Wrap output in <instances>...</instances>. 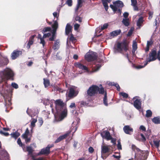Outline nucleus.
<instances>
[{"label": "nucleus", "mask_w": 160, "mask_h": 160, "mask_svg": "<svg viewBox=\"0 0 160 160\" xmlns=\"http://www.w3.org/2000/svg\"><path fill=\"white\" fill-rule=\"evenodd\" d=\"M140 135L142 137V138L140 140L141 141H142L143 142H144L146 140V138L143 135V134L142 133H141Z\"/></svg>", "instance_id": "de8ad7c7"}, {"label": "nucleus", "mask_w": 160, "mask_h": 160, "mask_svg": "<svg viewBox=\"0 0 160 160\" xmlns=\"http://www.w3.org/2000/svg\"><path fill=\"white\" fill-rule=\"evenodd\" d=\"M147 64H148V62H146L144 64V66L139 65V66H137L136 68L137 69H140V68H143L145 66H146Z\"/></svg>", "instance_id": "13d9d810"}, {"label": "nucleus", "mask_w": 160, "mask_h": 160, "mask_svg": "<svg viewBox=\"0 0 160 160\" xmlns=\"http://www.w3.org/2000/svg\"><path fill=\"white\" fill-rule=\"evenodd\" d=\"M122 22L126 26H128L129 25L128 19H123Z\"/></svg>", "instance_id": "c9c22d12"}, {"label": "nucleus", "mask_w": 160, "mask_h": 160, "mask_svg": "<svg viewBox=\"0 0 160 160\" xmlns=\"http://www.w3.org/2000/svg\"><path fill=\"white\" fill-rule=\"evenodd\" d=\"M75 107V104L74 102L71 103L69 106V107L71 108H72L74 107Z\"/></svg>", "instance_id": "680f3d73"}, {"label": "nucleus", "mask_w": 160, "mask_h": 160, "mask_svg": "<svg viewBox=\"0 0 160 160\" xmlns=\"http://www.w3.org/2000/svg\"><path fill=\"white\" fill-rule=\"evenodd\" d=\"M60 46V41L58 40H56L54 44L52 47L53 49L55 51H57L59 49Z\"/></svg>", "instance_id": "5701e85b"}, {"label": "nucleus", "mask_w": 160, "mask_h": 160, "mask_svg": "<svg viewBox=\"0 0 160 160\" xmlns=\"http://www.w3.org/2000/svg\"><path fill=\"white\" fill-rule=\"evenodd\" d=\"M157 57L158 60L160 61V51H158Z\"/></svg>", "instance_id": "338daca9"}, {"label": "nucleus", "mask_w": 160, "mask_h": 160, "mask_svg": "<svg viewBox=\"0 0 160 160\" xmlns=\"http://www.w3.org/2000/svg\"><path fill=\"white\" fill-rule=\"evenodd\" d=\"M0 160H9L8 154L6 151L3 150L0 152Z\"/></svg>", "instance_id": "dca6fc26"}, {"label": "nucleus", "mask_w": 160, "mask_h": 160, "mask_svg": "<svg viewBox=\"0 0 160 160\" xmlns=\"http://www.w3.org/2000/svg\"><path fill=\"white\" fill-rule=\"evenodd\" d=\"M78 91L76 89L75 87H72L69 89L68 97L71 98H73L78 95Z\"/></svg>", "instance_id": "9d476101"}, {"label": "nucleus", "mask_w": 160, "mask_h": 160, "mask_svg": "<svg viewBox=\"0 0 160 160\" xmlns=\"http://www.w3.org/2000/svg\"><path fill=\"white\" fill-rule=\"evenodd\" d=\"M83 2V0H78V4L76 8V11H77L79 8L82 7V4Z\"/></svg>", "instance_id": "473e14b6"}, {"label": "nucleus", "mask_w": 160, "mask_h": 160, "mask_svg": "<svg viewBox=\"0 0 160 160\" xmlns=\"http://www.w3.org/2000/svg\"><path fill=\"white\" fill-rule=\"evenodd\" d=\"M38 121L39 124V126L40 127H41L43 123L42 118H39Z\"/></svg>", "instance_id": "09e8293b"}, {"label": "nucleus", "mask_w": 160, "mask_h": 160, "mask_svg": "<svg viewBox=\"0 0 160 160\" xmlns=\"http://www.w3.org/2000/svg\"><path fill=\"white\" fill-rule=\"evenodd\" d=\"M35 35H33L32 36L29 38L27 46L28 49H29L30 48V46L33 44L34 40V38L35 37Z\"/></svg>", "instance_id": "4be33fe9"}, {"label": "nucleus", "mask_w": 160, "mask_h": 160, "mask_svg": "<svg viewBox=\"0 0 160 160\" xmlns=\"http://www.w3.org/2000/svg\"><path fill=\"white\" fill-rule=\"evenodd\" d=\"M159 140H155L153 141V142L154 145L157 148H158L159 146Z\"/></svg>", "instance_id": "79ce46f5"}, {"label": "nucleus", "mask_w": 160, "mask_h": 160, "mask_svg": "<svg viewBox=\"0 0 160 160\" xmlns=\"http://www.w3.org/2000/svg\"><path fill=\"white\" fill-rule=\"evenodd\" d=\"M139 129L140 130H141L142 131H146V128L143 125H141L139 127Z\"/></svg>", "instance_id": "864d4df0"}, {"label": "nucleus", "mask_w": 160, "mask_h": 160, "mask_svg": "<svg viewBox=\"0 0 160 160\" xmlns=\"http://www.w3.org/2000/svg\"><path fill=\"white\" fill-rule=\"evenodd\" d=\"M137 42L135 41H133L132 44V48L133 51H134V52L137 49Z\"/></svg>", "instance_id": "a19ab883"}, {"label": "nucleus", "mask_w": 160, "mask_h": 160, "mask_svg": "<svg viewBox=\"0 0 160 160\" xmlns=\"http://www.w3.org/2000/svg\"><path fill=\"white\" fill-rule=\"evenodd\" d=\"M13 73L12 71L9 68H6L3 71V76L5 78L8 80H13Z\"/></svg>", "instance_id": "423d86ee"}, {"label": "nucleus", "mask_w": 160, "mask_h": 160, "mask_svg": "<svg viewBox=\"0 0 160 160\" xmlns=\"http://www.w3.org/2000/svg\"><path fill=\"white\" fill-rule=\"evenodd\" d=\"M37 116L36 117V118H32V121L31 122V126L32 129L35 126V123L37 121Z\"/></svg>", "instance_id": "2f4dec72"}, {"label": "nucleus", "mask_w": 160, "mask_h": 160, "mask_svg": "<svg viewBox=\"0 0 160 160\" xmlns=\"http://www.w3.org/2000/svg\"><path fill=\"white\" fill-rule=\"evenodd\" d=\"M38 38L40 40V43L42 44L44 47L45 44V42L44 40V38H43V36L42 37L41 35L39 34L38 36Z\"/></svg>", "instance_id": "393cba45"}, {"label": "nucleus", "mask_w": 160, "mask_h": 160, "mask_svg": "<svg viewBox=\"0 0 160 160\" xmlns=\"http://www.w3.org/2000/svg\"><path fill=\"white\" fill-rule=\"evenodd\" d=\"M108 84L109 86H115L117 88V90L118 91H120V88L119 85L117 83H115L114 82H109L108 83Z\"/></svg>", "instance_id": "cd10ccee"}, {"label": "nucleus", "mask_w": 160, "mask_h": 160, "mask_svg": "<svg viewBox=\"0 0 160 160\" xmlns=\"http://www.w3.org/2000/svg\"><path fill=\"white\" fill-rule=\"evenodd\" d=\"M138 98V97L137 96L133 98V100H135L133 104L134 107L139 110L141 108V103L140 99Z\"/></svg>", "instance_id": "f8f14e48"}, {"label": "nucleus", "mask_w": 160, "mask_h": 160, "mask_svg": "<svg viewBox=\"0 0 160 160\" xmlns=\"http://www.w3.org/2000/svg\"><path fill=\"white\" fill-rule=\"evenodd\" d=\"M51 29L50 27H47L44 28L42 31L43 33L47 32V31H50Z\"/></svg>", "instance_id": "49530a36"}, {"label": "nucleus", "mask_w": 160, "mask_h": 160, "mask_svg": "<svg viewBox=\"0 0 160 160\" xmlns=\"http://www.w3.org/2000/svg\"><path fill=\"white\" fill-rule=\"evenodd\" d=\"M109 152L108 147L106 146H102L101 147V158L103 159H105L108 156L107 153Z\"/></svg>", "instance_id": "1a4fd4ad"}, {"label": "nucleus", "mask_w": 160, "mask_h": 160, "mask_svg": "<svg viewBox=\"0 0 160 160\" xmlns=\"http://www.w3.org/2000/svg\"><path fill=\"white\" fill-rule=\"evenodd\" d=\"M43 84L45 88L48 87L50 86L49 81H43Z\"/></svg>", "instance_id": "58836bf2"}, {"label": "nucleus", "mask_w": 160, "mask_h": 160, "mask_svg": "<svg viewBox=\"0 0 160 160\" xmlns=\"http://www.w3.org/2000/svg\"><path fill=\"white\" fill-rule=\"evenodd\" d=\"M80 25L77 23H75L74 25V28L75 30H77L79 27Z\"/></svg>", "instance_id": "6e6d98bb"}, {"label": "nucleus", "mask_w": 160, "mask_h": 160, "mask_svg": "<svg viewBox=\"0 0 160 160\" xmlns=\"http://www.w3.org/2000/svg\"><path fill=\"white\" fill-rule=\"evenodd\" d=\"M82 18L78 16H77L75 18V21H78L79 22H82Z\"/></svg>", "instance_id": "a18cd8bd"}, {"label": "nucleus", "mask_w": 160, "mask_h": 160, "mask_svg": "<svg viewBox=\"0 0 160 160\" xmlns=\"http://www.w3.org/2000/svg\"><path fill=\"white\" fill-rule=\"evenodd\" d=\"M72 28L69 24H67L65 29V32L67 35H68L71 32Z\"/></svg>", "instance_id": "a878e982"}, {"label": "nucleus", "mask_w": 160, "mask_h": 160, "mask_svg": "<svg viewBox=\"0 0 160 160\" xmlns=\"http://www.w3.org/2000/svg\"><path fill=\"white\" fill-rule=\"evenodd\" d=\"M69 40L70 41H72V42L75 41L76 40V38L73 37V35L71 34L69 38Z\"/></svg>", "instance_id": "c03bdc74"}, {"label": "nucleus", "mask_w": 160, "mask_h": 160, "mask_svg": "<svg viewBox=\"0 0 160 160\" xmlns=\"http://www.w3.org/2000/svg\"><path fill=\"white\" fill-rule=\"evenodd\" d=\"M123 15L125 19H127L128 16V13L127 12H125L123 13Z\"/></svg>", "instance_id": "69168bd1"}, {"label": "nucleus", "mask_w": 160, "mask_h": 160, "mask_svg": "<svg viewBox=\"0 0 160 160\" xmlns=\"http://www.w3.org/2000/svg\"><path fill=\"white\" fill-rule=\"evenodd\" d=\"M12 86L14 88L17 89L18 88V86L17 84L15 83H12Z\"/></svg>", "instance_id": "bf43d9fd"}, {"label": "nucleus", "mask_w": 160, "mask_h": 160, "mask_svg": "<svg viewBox=\"0 0 160 160\" xmlns=\"http://www.w3.org/2000/svg\"><path fill=\"white\" fill-rule=\"evenodd\" d=\"M88 151L90 153H92L94 151V149L93 148L90 147L88 148Z\"/></svg>", "instance_id": "0e129e2a"}, {"label": "nucleus", "mask_w": 160, "mask_h": 160, "mask_svg": "<svg viewBox=\"0 0 160 160\" xmlns=\"http://www.w3.org/2000/svg\"><path fill=\"white\" fill-rule=\"evenodd\" d=\"M119 95L122 96L123 98H127L128 97V94L125 92H120L119 93Z\"/></svg>", "instance_id": "ea45409f"}, {"label": "nucleus", "mask_w": 160, "mask_h": 160, "mask_svg": "<svg viewBox=\"0 0 160 160\" xmlns=\"http://www.w3.org/2000/svg\"><path fill=\"white\" fill-rule=\"evenodd\" d=\"M98 92L99 94H104V95L106 92L107 93L106 91L105 90L104 88L102 87L100 88L98 87Z\"/></svg>", "instance_id": "7c9ffc66"}, {"label": "nucleus", "mask_w": 160, "mask_h": 160, "mask_svg": "<svg viewBox=\"0 0 160 160\" xmlns=\"http://www.w3.org/2000/svg\"><path fill=\"white\" fill-rule=\"evenodd\" d=\"M123 130L124 132L127 134L131 135L133 132V128L129 125H126L124 127Z\"/></svg>", "instance_id": "2eb2a0df"}, {"label": "nucleus", "mask_w": 160, "mask_h": 160, "mask_svg": "<svg viewBox=\"0 0 160 160\" xmlns=\"http://www.w3.org/2000/svg\"><path fill=\"white\" fill-rule=\"evenodd\" d=\"M117 50L120 52H121L122 49H124L125 51L128 50L127 45L125 43H122L118 42L117 44Z\"/></svg>", "instance_id": "9b49d317"}, {"label": "nucleus", "mask_w": 160, "mask_h": 160, "mask_svg": "<svg viewBox=\"0 0 160 160\" xmlns=\"http://www.w3.org/2000/svg\"><path fill=\"white\" fill-rule=\"evenodd\" d=\"M98 86L95 85H92L87 90V96L85 97L94 96L98 92Z\"/></svg>", "instance_id": "39448f33"}, {"label": "nucleus", "mask_w": 160, "mask_h": 160, "mask_svg": "<svg viewBox=\"0 0 160 160\" xmlns=\"http://www.w3.org/2000/svg\"><path fill=\"white\" fill-rule=\"evenodd\" d=\"M72 0H68L66 3L69 6H71L72 5Z\"/></svg>", "instance_id": "5fc2aeb1"}, {"label": "nucleus", "mask_w": 160, "mask_h": 160, "mask_svg": "<svg viewBox=\"0 0 160 160\" xmlns=\"http://www.w3.org/2000/svg\"><path fill=\"white\" fill-rule=\"evenodd\" d=\"M74 65L76 67L82 70H85L86 72H88L89 74H91L97 71L101 67V64H96V67L95 68H93L92 71H90L88 70V68L86 66L83 65L79 62L75 63Z\"/></svg>", "instance_id": "7ed1b4c3"}, {"label": "nucleus", "mask_w": 160, "mask_h": 160, "mask_svg": "<svg viewBox=\"0 0 160 160\" xmlns=\"http://www.w3.org/2000/svg\"><path fill=\"white\" fill-rule=\"evenodd\" d=\"M132 148L135 153L134 158L130 159L128 160H146L149 153L147 151H141L134 145H132Z\"/></svg>", "instance_id": "f03ea898"}, {"label": "nucleus", "mask_w": 160, "mask_h": 160, "mask_svg": "<svg viewBox=\"0 0 160 160\" xmlns=\"http://www.w3.org/2000/svg\"><path fill=\"white\" fill-rule=\"evenodd\" d=\"M111 142L113 143L114 144H116V139H115L113 138H112V139H111Z\"/></svg>", "instance_id": "774afa93"}, {"label": "nucleus", "mask_w": 160, "mask_h": 160, "mask_svg": "<svg viewBox=\"0 0 160 160\" xmlns=\"http://www.w3.org/2000/svg\"><path fill=\"white\" fill-rule=\"evenodd\" d=\"M103 102L104 104L106 106H107L108 105V99H107V93H105V94H104V97L103 98Z\"/></svg>", "instance_id": "72a5a7b5"}, {"label": "nucleus", "mask_w": 160, "mask_h": 160, "mask_svg": "<svg viewBox=\"0 0 160 160\" xmlns=\"http://www.w3.org/2000/svg\"><path fill=\"white\" fill-rule=\"evenodd\" d=\"M51 34L50 33L44 34L43 35V38H45L47 37H49L51 35Z\"/></svg>", "instance_id": "4d7b16f0"}, {"label": "nucleus", "mask_w": 160, "mask_h": 160, "mask_svg": "<svg viewBox=\"0 0 160 160\" xmlns=\"http://www.w3.org/2000/svg\"><path fill=\"white\" fill-rule=\"evenodd\" d=\"M20 51L18 50L14 51L11 54V58L12 59H15L19 55Z\"/></svg>", "instance_id": "412c9836"}, {"label": "nucleus", "mask_w": 160, "mask_h": 160, "mask_svg": "<svg viewBox=\"0 0 160 160\" xmlns=\"http://www.w3.org/2000/svg\"><path fill=\"white\" fill-rule=\"evenodd\" d=\"M11 135L12 137L14 138L15 139H16L19 136L20 134L19 132H16L11 133Z\"/></svg>", "instance_id": "f704fd0d"}, {"label": "nucleus", "mask_w": 160, "mask_h": 160, "mask_svg": "<svg viewBox=\"0 0 160 160\" xmlns=\"http://www.w3.org/2000/svg\"><path fill=\"white\" fill-rule=\"evenodd\" d=\"M108 26V23H105L103 26H101V29L103 30L107 28Z\"/></svg>", "instance_id": "8fccbe9b"}, {"label": "nucleus", "mask_w": 160, "mask_h": 160, "mask_svg": "<svg viewBox=\"0 0 160 160\" xmlns=\"http://www.w3.org/2000/svg\"><path fill=\"white\" fill-rule=\"evenodd\" d=\"M52 27L53 29L52 32V37L50 38L49 40L50 41H53L56 38V32L57 30L58 27V24L57 21H55L54 22V24L52 25Z\"/></svg>", "instance_id": "6e6552de"}, {"label": "nucleus", "mask_w": 160, "mask_h": 160, "mask_svg": "<svg viewBox=\"0 0 160 160\" xmlns=\"http://www.w3.org/2000/svg\"><path fill=\"white\" fill-rule=\"evenodd\" d=\"M132 32L133 30L132 29H131L128 32V33L127 34V36H130L132 34Z\"/></svg>", "instance_id": "052dcab7"}, {"label": "nucleus", "mask_w": 160, "mask_h": 160, "mask_svg": "<svg viewBox=\"0 0 160 160\" xmlns=\"http://www.w3.org/2000/svg\"><path fill=\"white\" fill-rule=\"evenodd\" d=\"M131 5L133 7L134 10L135 11H138V8L137 6V1L136 0H131Z\"/></svg>", "instance_id": "bb28decb"}, {"label": "nucleus", "mask_w": 160, "mask_h": 160, "mask_svg": "<svg viewBox=\"0 0 160 160\" xmlns=\"http://www.w3.org/2000/svg\"><path fill=\"white\" fill-rule=\"evenodd\" d=\"M151 133V131L150 130H148L145 133V135L147 138H148L149 136L150 135Z\"/></svg>", "instance_id": "3c124183"}, {"label": "nucleus", "mask_w": 160, "mask_h": 160, "mask_svg": "<svg viewBox=\"0 0 160 160\" xmlns=\"http://www.w3.org/2000/svg\"><path fill=\"white\" fill-rule=\"evenodd\" d=\"M123 6V3L120 1H117L113 3V5H111L110 8L114 12H117L118 14L120 15L121 13V9Z\"/></svg>", "instance_id": "20e7f679"}, {"label": "nucleus", "mask_w": 160, "mask_h": 160, "mask_svg": "<svg viewBox=\"0 0 160 160\" xmlns=\"http://www.w3.org/2000/svg\"><path fill=\"white\" fill-rule=\"evenodd\" d=\"M101 135L103 138H105L108 140L112 139V137L108 131H103L101 133Z\"/></svg>", "instance_id": "4468645a"}, {"label": "nucleus", "mask_w": 160, "mask_h": 160, "mask_svg": "<svg viewBox=\"0 0 160 160\" xmlns=\"http://www.w3.org/2000/svg\"><path fill=\"white\" fill-rule=\"evenodd\" d=\"M102 1L105 9L106 11H107L108 8V6L107 3L110 2L111 0H102Z\"/></svg>", "instance_id": "c85d7f7f"}, {"label": "nucleus", "mask_w": 160, "mask_h": 160, "mask_svg": "<svg viewBox=\"0 0 160 160\" xmlns=\"http://www.w3.org/2000/svg\"><path fill=\"white\" fill-rule=\"evenodd\" d=\"M80 103V105L81 107L84 106L86 104V103L83 101H82Z\"/></svg>", "instance_id": "e2e57ef3"}, {"label": "nucleus", "mask_w": 160, "mask_h": 160, "mask_svg": "<svg viewBox=\"0 0 160 160\" xmlns=\"http://www.w3.org/2000/svg\"><path fill=\"white\" fill-rule=\"evenodd\" d=\"M70 132H68L65 134H64L60 136L55 141V142L56 143L59 142L61 141L62 140L66 138L69 135L70 133Z\"/></svg>", "instance_id": "6ab92c4d"}, {"label": "nucleus", "mask_w": 160, "mask_h": 160, "mask_svg": "<svg viewBox=\"0 0 160 160\" xmlns=\"http://www.w3.org/2000/svg\"><path fill=\"white\" fill-rule=\"evenodd\" d=\"M50 150L48 149V147H46L41 149V151L38 154V155L40 154H48L49 153Z\"/></svg>", "instance_id": "aec40b11"}, {"label": "nucleus", "mask_w": 160, "mask_h": 160, "mask_svg": "<svg viewBox=\"0 0 160 160\" xmlns=\"http://www.w3.org/2000/svg\"><path fill=\"white\" fill-rule=\"evenodd\" d=\"M152 121L156 124H159L160 123V117L158 116L154 117L152 119Z\"/></svg>", "instance_id": "c756f323"}, {"label": "nucleus", "mask_w": 160, "mask_h": 160, "mask_svg": "<svg viewBox=\"0 0 160 160\" xmlns=\"http://www.w3.org/2000/svg\"><path fill=\"white\" fill-rule=\"evenodd\" d=\"M143 18L142 17L140 18L137 22V25L138 27H140L141 26V24L143 22Z\"/></svg>", "instance_id": "e433bc0d"}, {"label": "nucleus", "mask_w": 160, "mask_h": 160, "mask_svg": "<svg viewBox=\"0 0 160 160\" xmlns=\"http://www.w3.org/2000/svg\"><path fill=\"white\" fill-rule=\"evenodd\" d=\"M47 100L49 103L51 102V103H54L57 113L58 114L60 113L59 121L62 120L66 117L67 114V110L63 101L61 99H58L56 101L53 99L51 101L47 99Z\"/></svg>", "instance_id": "f257e3e1"}, {"label": "nucleus", "mask_w": 160, "mask_h": 160, "mask_svg": "<svg viewBox=\"0 0 160 160\" xmlns=\"http://www.w3.org/2000/svg\"><path fill=\"white\" fill-rule=\"evenodd\" d=\"M0 133L5 136H8L9 135V133L8 132H6L5 131H0Z\"/></svg>", "instance_id": "603ef678"}, {"label": "nucleus", "mask_w": 160, "mask_h": 160, "mask_svg": "<svg viewBox=\"0 0 160 160\" xmlns=\"http://www.w3.org/2000/svg\"><path fill=\"white\" fill-rule=\"evenodd\" d=\"M152 114V112L150 110H148L146 111V117L148 118L151 117Z\"/></svg>", "instance_id": "4c0bfd02"}, {"label": "nucleus", "mask_w": 160, "mask_h": 160, "mask_svg": "<svg viewBox=\"0 0 160 160\" xmlns=\"http://www.w3.org/2000/svg\"><path fill=\"white\" fill-rule=\"evenodd\" d=\"M157 53L155 51H152L149 54V57L148 58V60L146 62H150L155 60L157 58Z\"/></svg>", "instance_id": "ddd939ff"}, {"label": "nucleus", "mask_w": 160, "mask_h": 160, "mask_svg": "<svg viewBox=\"0 0 160 160\" xmlns=\"http://www.w3.org/2000/svg\"><path fill=\"white\" fill-rule=\"evenodd\" d=\"M27 150L28 152V154L32 156V160H45L42 158H35L32 155V153L33 150L31 147H28L27 148Z\"/></svg>", "instance_id": "a211bd4d"}, {"label": "nucleus", "mask_w": 160, "mask_h": 160, "mask_svg": "<svg viewBox=\"0 0 160 160\" xmlns=\"http://www.w3.org/2000/svg\"><path fill=\"white\" fill-rule=\"evenodd\" d=\"M121 32V30H115L110 33V36L112 37H114L119 34Z\"/></svg>", "instance_id": "b1692460"}, {"label": "nucleus", "mask_w": 160, "mask_h": 160, "mask_svg": "<svg viewBox=\"0 0 160 160\" xmlns=\"http://www.w3.org/2000/svg\"><path fill=\"white\" fill-rule=\"evenodd\" d=\"M29 134V131L28 128L26 130L25 133L22 135V137L24 139L25 142L27 143L30 142L31 138H28Z\"/></svg>", "instance_id": "f3484780"}, {"label": "nucleus", "mask_w": 160, "mask_h": 160, "mask_svg": "<svg viewBox=\"0 0 160 160\" xmlns=\"http://www.w3.org/2000/svg\"><path fill=\"white\" fill-rule=\"evenodd\" d=\"M85 58L88 61H93L97 58L96 54L93 52H89L86 53Z\"/></svg>", "instance_id": "0eeeda50"}, {"label": "nucleus", "mask_w": 160, "mask_h": 160, "mask_svg": "<svg viewBox=\"0 0 160 160\" xmlns=\"http://www.w3.org/2000/svg\"><path fill=\"white\" fill-rule=\"evenodd\" d=\"M117 146L118 150H122V146L121 144L120 141L119 140H118V144Z\"/></svg>", "instance_id": "37998d69"}]
</instances>
